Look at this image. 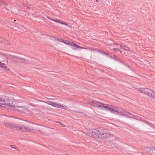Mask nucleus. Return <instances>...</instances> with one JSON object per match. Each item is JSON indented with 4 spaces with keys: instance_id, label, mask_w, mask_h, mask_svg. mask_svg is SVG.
<instances>
[{
    "instance_id": "32",
    "label": "nucleus",
    "mask_w": 155,
    "mask_h": 155,
    "mask_svg": "<svg viewBox=\"0 0 155 155\" xmlns=\"http://www.w3.org/2000/svg\"><path fill=\"white\" fill-rule=\"evenodd\" d=\"M128 54H129L127 53V54H126V55H127V56H128Z\"/></svg>"
},
{
    "instance_id": "34",
    "label": "nucleus",
    "mask_w": 155,
    "mask_h": 155,
    "mask_svg": "<svg viewBox=\"0 0 155 155\" xmlns=\"http://www.w3.org/2000/svg\"><path fill=\"white\" fill-rule=\"evenodd\" d=\"M6 116V117H9V116Z\"/></svg>"
},
{
    "instance_id": "3",
    "label": "nucleus",
    "mask_w": 155,
    "mask_h": 155,
    "mask_svg": "<svg viewBox=\"0 0 155 155\" xmlns=\"http://www.w3.org/2000/svg\"><path fill=\"white\" fill-rule=\"evenodd\" d=\"M10 61L15 63H22L24 62L25 60L23 58L8 54L7 56V61L8 62V61Z\"/></svg>"
},
{
    "instance_id": "33",
    "label": "nucleus",
    "mask_w": 155,
    "mask_h": 155,
    "mask_svg": "<svg viewBox=\"0 0 155 155\" xmlns=\"http://www.w3.org/2000/svg\"><path fill=\"white\" fill-rule=\"evenodd\" d=\"M98 0H96V1L97 2H98Z\"/></svg>"
},
{
    "instance_id": "24",
    "label": "nucleus",
    "mask_w": 155,
    "mask_h": 155,
    "mask_svg": "<svg viewBox=\"0 0 155 155\" xmlns=\"http://www.w3.org/2000/svg\"><path fill=\"white\" fill-rule=\"evenodd\" d=\"M52 21L55 22L59 23H60V22H61V21L59 20H55V19H53L52 20Z\"/></svg>"
},
{
    "instance_id": "5",
    "label": "nucleus",
    "mask_w": 155,
    "mask_h": 155,
    "mask_svg": "<svg viewBox=\"0 0 155 155\" xmlns=\"http://www.w3.org/2000/svg\"><path fill=\"white\" fill-rule=\"evenodd\" d=\"M99 133L98 130L96 129H93L89 130L87 133L89 136L96 137H98V134Z\"/></svg>"
},
{
    "instance_id": "7",
    "label": "nucleus",
    "mask_w": 155,
    "mask_h": 155,
    "mask_svg": "<svg viewBox=\"0 0 155 155\" xmlns=\"http://www.w3.org/2000/svg\"><path fill=\"white\" fill-rule=\"evenodd\" d=\"M16 110L19 112H23L25 113H27V112L28 111V109L27 108L22 106L18 107Z\"/></svg>"
},
{
    "instance_id": "6",
    "label": "nucleus",
    "mask_w": 155,
    "mask_h": 155,
    "mask_svg": "<svg viewBox=\"0 0 155 155\" xmlns=\"http://www.w3.org/2000/svg\"><path fill=\"white\" fill-rule=\"evenodd\" d=\"M98 137L99 138L105 139L109 137L110 136V134L107 132L100 131L98 134Z\"/></svg>"
},
{
    "instance_id": "10",
    "label": "nucleus",
    "mask_w": 155,
    "mask_h": 155,
    "mask_svg": "<svg viewBox=\"0 0 155 155\" xmlns=\"http://www.w3.org/2000/svg\"><path fill=\"white\" fill-rule=\"evenodd\" d=\"M8 54H7L5 55L4 54L0 53V61H2L3 62H5V59H7V56Z\"/></svg>"
},
{
    "instance_id": "26",
    "label": "nucleus",
    "mask_w": 155,
    "mask_h": 155,
    "mask_svg": "<svg viewBox=\"0 0 155 155\" xmlns=\"http://www.w3.org/2000/svg\"><path fill=\"white\" fill-rule=\"evenodd\" d=\"M60 23H61L62 24H63V25H64L66 26H68V24L66 23H64V22H62L61 21V22H60Z\"/></svg>"
},
{
    "instance_id": "11",
    "label": "nucleus",
    "mask_w": 155,
    "mask_h": 155,
    "mask_svg": "<svg viewBox=\"0 0 155 155\" xmlns=\"http://www.w3.org/2000/svg\"><path fill=\"white\" fill-rule=\"evenodd\" d=\"M0 67L6 70V71L9 70V69L8 68L5 64L2 63L1 62H0Z\"/></svg>"
},
{
    "instance_id": "21",
    "label": "nucleus",
    "mask_w": 155,
    "mask_h": 155,
    "mask_svg": "<svg viewBox=\"0 0 155 155\" xmlns=\"http://www.w3.org/2000/svg\"><path fill=\"white\" fill-rule=\"evenodd\" d=\"M74 46L76 47L77 48H81V49H85V48L84 47L79 46L78 45H77L76 44H74Z\"/></svg>"
},
{
    "instance_id": "20",
    "label": "nucleus",
    "mask_w": 155,
    "mask_h": 155,
    "mask_svg": "<svg viewBox=\"0 0 155 155\" xmlns=\"http://www.w3.org/2000/svg\"><path fill=\"white\" fill-rule=\"evenodd\" d=\"M15 127L16 128H18L20 129H22L23 128V126H20L18 124L15 125Z\"/></svg>"
},
{
    "instance_id": "31",
    "label": "nucleus",
    "mask_w": 155,
    "mask_h": 155,
    "mask_svg": "<svg viewBox=\"0 0 155 155\" xmlns=\"http://www.w3.org/2000/svg\"><path fill=\"white\" fill-rule=\"evenodd\" d=\"M147 124L151 126V124L150 123H148Z\"/></svg>"
},
{
    "instance_id": "25",
    "label": "nucleus",
    "mask_w": 155,
    "mask_h": 155,
    "mask_svg": "<svg viewBox=\"0 0 155 155\" xmlns=\"http://www.w3.org/2000/svg\"><path fill=\"white\" fill-rule=\"evenodd\" d=\"M23 6L24 7H26L27 8H29L30 7L26 4H24L23 5Z\"/></svg>"
},
{
    "instance_id": "8",
    "label": "nucleus",
    "mask_w": 155,
    "mask_h": 155,
    "mask_svg": "<svg viewBox=\"0 0 155 155\" xmlns=\"http://www.w3.org/2000/svg\"><path fill=\"white\" fill-rule=\"evenodd\" d=\"M4 125L10 128H14L15 127V125L13 123H5L4 124Z\"/></svg>"
},
{
    "instance_id": "15",
    "label": "nucleus",
    "mask_w": 155,
    "mask_h": 155,
    "mask_svg": "<svg viewBox=\"0 0 155 155\" xmlns=\"http://www.w3.org/2000/svg\"><path fill=\"white\" fill-rule=\"evenodd\" d=\"M120 47H121L122 49L126 51H128L129 49V48L126 46H124L122 45H120Z\"/></svg>"
},
{
    "instance_id": "19",
    "label": "nucleus",
    "mask_w": 155,
    "mask_h": 155,
    "mask_svg": "<svg viewBox=\"0 0 155 155\" xmlns=\"http://www.w3.org/2000/svg\"><path fill=\"white\" fill-rule=\"evenodd\" d=\"M145 88H139V89H138L139 91L141 93H143L145 94Z\"/></svg>"
},
{
    "instance_id": "27",
    "label": "nucleus",
    "mask_w": 155,
    "mask_h": 155,
    "mask_svg": "<svg viewBox=\"0 0 155 155\" xmlns=\"http://www.w3.org/2000/svg\"><path fill=\"white\" fill-rule=\"evenodd\" d=\"M11 147L12 148H15L16 149H17V148L16 147H15L13 145H11Z\"/></svg>"
},
{
    "instance_id": "17",
    "label": "nucleus",
    "mask_w": 155,
    "mask_h": 155,
    "mask_svg": "<svg viewBox=\"0 0 155 155\" xmlns=\"http://www.w3.org/2000/svg\"><path fill=\"white\" fill-rule=\"evenodd\" d=\"M47 103L50 105H52L54 107H56V104L57 103H55L51 101H48Z\"/></svg>"
},
{
    "instance_id": "12",
    "label": "nucleus",
    "mask_w": 155,
    "mask_h": 155,
    "mask_svg": "<svg viewBox=\"0 0 155 155\" xmlns=\"http://www.w3.org/2000/svg\"><path fill=\"white\" fill-rule=\"evenodd\" d=\"M63 42L66 44L70 46H74V45L75 44L73 42L69 41H68L67 40H64Z\"/></svg>"
},
{
    "instance_id": "18",
    "label": "nucleus",
    "mask_w": 155,
    "mask_h": 155,
    "mask_svg": "<svg viewBox=\"0 0 155 155\" xmlns=\"http://www.w3.org/2000/svg\"><path fill=\"white\" fill-rule=\"evenodd\" d=\"M23 128L25 130V131L27 132H30L32 130V129L29 127H27L25 126H23Z\"/></svg>"
},
{
    "instance_id": "16",
    "label": "nucleus",
    "mask_w": 155,
    "mask_h": 155,
    "mask_svg": "<svg viewBox=\"0 0 155 155\" xmlns=\"http://www.w3.org/2000/svg\"><path fill=\"white\" fill-rule=\"evenodd\" d=\"M145 88V94L148 95V93H149L150 91L152 92V90L148 88Z\"/></svg>"
},
{
    "instance_id": "29",
    "label": "nucleus",
    "mask_w": 155,
    "mask_h": 155,
    "mask_svg": "<svg viewBox=\"0 0 155 155\" xmlns=\"http://www.w3.org/2000/svg\"><path fill=\"white\" fill-rule=\"evenodd\" d=\"M117 60L119 61L120 62H122L120 58H118L117 59Z\"/></svg>"
},
{
    "instance_id": "13",
    "label": "nucleus",
    "mask_w": 155,
    "mask_h": 155,
    "mask_svg": "<svg viewBox=\"0 0 155 155\" xmlns=\"http://www.w3.org/2000/svg\"><path fill=\"white\" fill-rule=\"evenodd\" d=\"M147 95L152 97H154L155 98V92L152 90V92L150 91L149 93H148Z\"/></svg>"
},
{
    "instance_id": "2",
    "label": "nucleus",
    "mask_w": 155,
    "mask_h": 155,
    "mask_svg": "<svg viewBox=\"0 0 155 155\" xmlns=\"http://www.w3.org/2000/svg\"><path fill=\"white\" fill-rule=\"evenodd\" d=\"M7 100L3 99L0 97V108L2 107H6L7 106L14 107L15 105V103L12 101L8 99V98H6Z\"/></svg>"
},
{
    "instance_id": "28",
    "label": "nucleus",
    "mask_w": 155,
    "mask_h": 155,
    "mask_svg": "<svg viewBox=\"0 0 155 155\" xmlns=\"http://www.w3.org/2000/svg\"><path fill=\"white\" fill-rule=\"evenodd\" d=\"M58 123L60 124L61 125V126L62 127H64V125L63 124H61V123L59 122H57Z\"/></svg>"
},
{
    "instance_id": "22",
    "label": "nucleus",
    "mask_w": 155,
    "mask_h": 155,
    "mask_svg": "<svg viewBox=\"0 0 155 155\" xmlns=\"http://www.w3.org/2000/svg\"><path fill=\"white\" fill-rule=\"evenodd\" d=\"M114 51L115 52H117L119 51V49L118 48H114L113 49ZM119 52L120 54L122 53V52L121 51H119Z\"/></svg>"
},
{
    "instance_id": "9",
    "label": "nucleus",
    "mask_w": 155,
    "mask_h": 155,
    "mask_svg": "<svg viewBox=\"0 0 155 155\" xmlns=\"http://www.w3.org/2000/svg\"><path fill=\"white\" fill-rule=\"evenodd\" d=\"M56 107H59L61 109L65 110H66L67 109V107L65 105H63V104L58 103L57 104Z\"/></svg>"
},
{
    "instance_id": "1",
    "label": "nucleus",
    "mask_w": 155,
    "mask_h": 155,
    "mask_svg": "<svg viewBox=\"0 0 155 155\" xmlns=\"http://www.w3.org/2000/svg\"><path fill=\"white\" fill-rule=\"evenodd\" d=\"M89 104L92 106L96 107L99 109L107 110L116 115L121 116L128 115L129 117H130V116L129 115L131 114L128 112L120 108L98 102L96 101H91L90 102Z\"/></svg>"
},
{
    "instance_id": "30",
    "label": "nucleus",
    "mask_w": 155,
    "mask_h": 155,
    "mask_svg": "<svg viewBox=\"0 0 155 155\" xmlns=\"http://www.w3.org/2000/svg\"><path fill=\"white\" fill-rule=\"evenodd\" d=\"M47 18H48V19H50V20L52 21L53 19L51 18L50 17H49L48 16H47Z\"/></svg>"
},
{
    "instance_id": "4",
    "label": "nucleus",
    "mask_w": 155,
    "mask_h": 155,
    "mask_svg": "<svg viewBox=\"0 0 155 155\" xmlns=\"http://www.w3.org/2000/svg\"><path fill=\"white\" fill-rule=\"evenodd\" d=\"M0 6L2 7H5L8 10H10L9 8H10L11 12H14L12 7H11V6H12V5L10 4H7L3 0H0Z\"/></svg>"
},
{
    "instance_id": "14",
    "label": "nucleus",
    "mask_w": 155,
    "mask_h": 155,
    "mask_svg": "<svg viewBox=\"0 0 155 155\" xmlns=\"http://www.w3.org/2000/svg\"><path fill=\"white\" fill-rule=\"evenodd\" d=\"M150 153L151 155H155V147L152 148L150 150Z\"/></svg>"
},
{
    "instance_id": "23",
    "label": "nucleus",
    "mask_w": 155,
    "mask_h": 155,
    "mask_svg": "<svg viewBox=\"0 0 155 155\" xmlns=\"http://www.w3.org/2000/svg\"><path fill=\"white\" fill-rule=\"evenodd\" d=\"M57 40L59 42H63L64 40H63L62 39L60 38H57Z\"/></svg>"
},
{
    "instance_id": "35",
    "label": "nucleus",
    "mask_w": 155,
    "mask_h": 155,
    "mask_svg": "<svg viewBox=\"0 0 155 155\" xmlns=\"http://www.w3.org/2000/svg\"><path fill=\"white\" fill-rule=\"evenodd\" d=\"M92 50H94V49H92Z\"/></svg>"
}]
</instances>
